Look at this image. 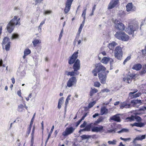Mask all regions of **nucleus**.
I'll use <instances>...</instances> for the list:
<instances>
[{
	"label": "nucleus",
	"mask_w": 146,
	"mask_h": 146,
	"mask_svg": "<svg viewBox=\"0 0 146 146\" xmlns=\"http://www.w3.org/2000/svg\"><path fill=\"white\" fill-rule=\"evenodd\" d=\"M89 135H84L80 136V137L82 139V140H84L86 139H89Z\"/></svg>",
	"instance_id": "ea45409f"
},
{
	"label": "nucleus",
	"mask_w": 146,
	"mask_h": 146,
	"mask_svg": "<svg viewBox=\"0 0 146 146\" xmlns=\"http://www.w3.org/2000/svg\"><path fill=\"white\" fill-rule=\"evenodd\" d=\"M31 53V51L29 49H26L24 51V54L26 55H27Z\"/></svg>",
	"instance_id": "58836bf2"
},
{
	"label": "nucleus",
	"mask_w": 146,
	"mask_h": 146,
	"mask_svg": "<svg viewBox=\"0 0 146 146\" xmlns=\"http://www.w3.org/2000/svg\"><path fill=\"white\" fill-rule=\"evenodd\" d=\"M116 141L115 140H113L112 141H108V143L110 145H115L116 144Z\"/></svg>",
	"instance_id": "79ce46f5"
},
{
	"label": "nucleus",
	"mask_w": 146,
	"mask_h": 146,
	"mask_svg": "<svg viewBox=\"0 0 146 146\" xmlns=\"http://www.w3.org/2000/svg\"><path fill=\"white\" fill-rule=\"evenodd\" d=\"M117 44L116 42H112L111 43L109 44L108 47L110 49L112 50Z\"/></svg>",
	"instance_id": "c85d7f7f"
},
{
	"label": "nucleus",
	"mask_w": 146,
	"mask_h": 146,
	"mask_svg": "<svg viewBox=\"0 0 146 146\" xmlns=\"http://www.w3.org/2000/svg\"><path fill=\"white\" fill-rule=\"evenodd\" d=\"M110 90L107 89H104V90H102V91L103 92H109Z\"/></svg>",
	"instance_id": "69168bd1"
},
{
	"label": "nucleus",
	"mask_w": 146,
	"mask_h": 146,
	"mask_svg": "<svg viewBox=\"0 0 146 146\" xmlns=\"http://www.w3.org/2000/svg\"><path fill=\"white\" fill-rule=\"evenodd\" d=\"M67 73L66 74L68 76L70 75V76H74L75 75H78L79 74L78 72H75L74 71L71 72L65 71V73Z\"/></svg>",
	"instance_id": "b1692460"
},
{
	"label": "nucleus",
	"mask_w": 146,
	"mask_h": 146,
	"mask_svg": "<svg viewBox=\"0 0 146 146\" xmlns=\"http://www.w3.org/2000/svg\"><path fill=\"white\" fill-rule=\"evenodd\" d=\"M73 0H67L66 4L71 6Z\"/></svg>",
	"instance_id": "37998d69"
},
{
	"label": "nucleus",
	"mask_w": 146,
	"mask_h": 146,
	"mask_svg": "<svg viewBox=\"0 0 146 146\" xmlns=\"http://www.w3.org/2000/svg\"><path fill=\"white\" fill-rule=\"evenodd\" d=\"M3 48L7 51L9 50V38L7 37H5L2 41Z\"/></svg>",
	"instance_id": "423d86ee"
},
{
	"label": "nucleus",
	"mask_w": 146,
	"mask_h": 146,
	"mask_svg": "<svg viewBox=\"0 0 146 146\" xmlns=\"http://www.w3.org/2000/svg\"><path fill=\"white\" fill-rule=\"evenodd\" d=\"M106 70V68L101 64L98 63L96 64L95 68L92 70V73L94 76H96L98 72L105 73Z\"/></svg>",
	"instance_id": "f257e3e1"
},
{
	"label": "nucleus",
	"mask_w": 146,
	"mask_h": 146,
	"mask_svg": "<svg viewBox=\"0 0 146 146\" xmlns=\"http://www.w3.org/2000/svg\"><path fill=\"white\" fill-rule=\"evenodd\" d=\"M130 102L134 107H138L142 103L141 100H131Z\"/></svg>",
	"instance_id": "ddd939ff"
},
{
	"label": "nucleus",
	"mask_w": 146,
	"mask_h": 146,
	"mask_svg": "<svg viewBox=\"0 0 146 146\" xmlns=\"http://www.w3.org/2000/svg\"><path fill=\"white\" fill-rule=\"evenodd\" d=\"M126 10L127 11H135V7L133 6L131 3H128L126 6Z\"/></svg>",
	"instance_id": "2eb2a0df"
},
{
	"label": "nucleus",
	"mask_w": 146,
	"mask_h": 146,
	"mask_svg": "<svg viewBox=\"0 0 146 146\" xmlns=\"http://www.w3.org/2000/svg\"><path fill=\"white\" fill-rule=\"evenodd\" d=\"M39 84L38 83L37 84H36L34 86L33 88L35 90H36V89H37L38 90L40 88L39 87Z\"/></svg>",
	"instance_id": "de8ad7c7"
},
{
	"label": "nucleus",
	"mask_w": 146,
	"mask_h": 146,
	"mask_svg": "<svg viewBox=\"0 0 146 146\" xmlns=\"http://www.w3.org/2000/svg\"><path fill=\"white\" fill-rule=\"evenodd\" d=\"M71 8V6L68 5H67L66 4L65 7L64 9V12L65 13H67L70 10Z\"/></svg>",
	"instance_id": "7c9ffc66"
},
{
	"label": "nucleus",
	"mask_w": 146,
	"mask_h": 146,
	"mask_svg": "<svg viewBox=\"0 0 146 146\" xmlns=\"http://www.w3.org/2000/svg\"><path fill=\"white\" fill-rule=\"evenodd\" d=\"M108 132L111 133H115V130L113 129H111L108 131Z\"/></svg>",
	"instance_id": "bf43d9fd"
},
{
	"label": "nucleus",
	"mask_w": 146,
	"mask_h": 146,
	"mask_svg": "<svg viewBox=\"0 0 146 146\" xmlns=\"http://www.w3.org/2000/svg\"><path fill=\"white\" fill-rule=\"evenodd\" d=\"M80 60L77 59L73 65V68L74 71L78 72V70L80 69Z\"/></svg>",
	"instance_id": "f8f14e48"
},
{
	"label": "nucleus",
	"mask_w": 146,
	"mask_h": 146,
	"mask_svg": "<svg viewBox=\"0 0 146 146\" xmlns=\"http://www.w3.org/2000/svg\"><path fill=\"white\" fill-rule=\"evenodd\" d=\"M139 113H136V114L135 115V119L138 122H140L142 120V119L140 117L137 116L136 115H139Z\"/></svg>",
	"instance_id": "c9c22d12"
},
{
	"label": "nucleus",
	"mask_w": 146,
	"mask_h": 146,
	"mask_svg": "<svg viewBox=\"0 0 146 146\" xmlns=\"http://www.w3.org/2000/svg\"><path fill=\"white\" fill-rule=\"evenodd\" d=\"M129 130L126 128H123L121 130L118 131L117 132L119 133L124 132H129Z\"/></svg>",
	"instance_id": "f704fd0d"
},
{
	"label": "nucleus",
	"mask_w": 146,
	"mask_h": 146,
	"mask_svg": "<svg viewBox=\"0 0 146 146\" xmlns=\"http://www.w3.org/2000/svg\"><path fill=\"white\" fill-rule=\"evenodd\" d=\"M138 29V26L137 24L134 25H129L125 30L129 35H132L133 33L135 31Z\"/></svg>",
	"instance_id": "39448f33"
},
{
	"label": "nucleus",
	"mask_w": 146,
	"mask_h": 146,
	"mask_svg": "<svg viewBox=\"0 0 146 146\" xmlns=\"http://www.w3.org/2000/svg\"><path fill=\"white\" fill-rule=\"evenodd\" d=\"M75 129V128L72 127H68L66 128L65 131L62 133V135L64 136H67L73 133Z\"/></svg>",
	"instance_id": "0eeeda50"
},
{
	"label": "nucleus",
	"mask_w": 146,
	"mask_h": 146,
	"mask_svg": "<svg viewBox=\"0 0 146 146\" xmlns=\"http://www.w3.org/2000/svg\"><path fill=\"white\" fill-rule=\"evenodd\" d=\"M41 43V41L40 40L35 39L32 41V43L33 44V46L34 47H36L38 44Z\"/></svg>",
	"instance_id": "cd10ccee"
},
{
	"label": "nucleus",
	"mask_w": 146,
	"mask_h": 146,
	"mask_svg": "<svg viewBox=\"0 0 146 146\" xmlns=\"http://www.w3.org/2000/svg\"><path fill=\"white\" fill-rule=\"evenodd\" d=\"M101 85V84L100 83L98 82H94V86L96 87H99Z\"/></svg>",
	"instance_id": "49530a36"
},
{
	"label": "nucleus",
	"mask_w": 146,
	"mask_h": 146,
	"mask_svg": "<svg viewBox=\"0 0 146 146\" xmlns=\"http://www.w3.org/2000/svg\"><path fill=\"white\" fill-rule=\"evenodd\" d=\"M146 73V64L143 66V69L140 72V74L142 75Z\"/></svg>",
	"instance_id": "2f4dec72"
},
{
	"label": "nucleus",
	"mask_w": 146,
	"mask_h": 146,
	"mask_svg": "<svg viewBox=\"0 0 146 146\" xmlns=\"http://www.w3.org/2000/svg\"><path fill=\"white\" fill-rule=\"evenodd\" d=\"M98 75L101 83L102 84H105L107 77L106 73H99Z\"/></svg>",
	"instance_id": "9d476101"
},
{
	"label": "nucleus",
	"mask_w": 146,
	"mask_h": 146,
	"mask_svg": "<svg viewBox=\"0 0 146 146\" xmlns=\"http://www.w3.org/2000/svg\"><path fill=\"white\" fill-rule=\"evenodd\" d=\"M24 108V106L22 104L19 105L18 107L17 110L18 111L21 112L23 111V108Z\"/></svg>",
	"instance_id": "72a5a7b5"
},
{
	"label": "nucleus",
	"mask_w": 146,
	"mask_h": 146,
	"mask_svg": "<svg viewBox=\"0 0 146 146\" xmlns=\"http://www.w3.org/2000/svg\"><path fill=\"white\" fill-rule=\"evenodd\" d=\"M146 110V106H143L141 108H140L139 109V111H145Z\"/></svg>",
	"instance_id": "0e129e2a"
},
{
	"label": "nucleus",
	"mask_w": 146,
	"mask_h": 146,
	"mask_svg": "<svg viewBox=\"0 0 146 146\" xmlns=\"http://www.w3.org/2000/svg\"><path fill=\"white\" fill-rule=\"evenodd\" d=\"M99 115V114L98 113H96L93 115L92 117L94 118H95L97 116H98Z\"/></svg>",
	"instance_id": "774afa93"
},
{
	"label": "nucleus",
	"mask_w": 146,
	"mask_h": 146,
	"mask_svg": "<svg viewBox=\"0 0 146 146\" xmlns=\"http://www.w3.org/2000/svg\"><path fill=\"white\" fill-rule=\"evenodd\" d=\"M120 139L121 140H123L125 141H129L131 139V138H123L122 137H121L120 138Z\"/></svg>",
	"instance_id": "3c124183"
},
{
	"label": "nucleus",
	"mask_w": 146,
	"mask_h": 146,
	"mask_svg": "<svg viewBox=\"0 0 146 146\" xmlns=\"http://www.w3.org/2000/svg\"><path fill=\"white\" fill-rule=\"evenodd\" d=\"M93 123H90L87 125L85 127L86 131H90L92 127Z\"/></svg>",
	"instance_id": "c756f323"
},
{
	"label": "nucleus",
	"mask_w": 146,
	"mask_h": 146,
	"mask_svg": "<svg viewBox=\"0 0 146 146\" xmlns=\"http://www.w3.org/2000/svg\"><path fill=\"white\" fill-rule=\"evenodd\" d=\"M141 94V93L139 92H138L137 93H135L134 94H129L128 99H135L137 97L140 96Z\"/></svg>",
	"instance_id": "6ab92c4d"
},
{
	"label": "nucleus",
	"mask_w": 146,
	"mask_h": 146,
	"mask_svg": "<svg viewBox=\"0 0 146 146\" xmlns=\"http://www.w3.org/2000/svg\"><path fill=\"white\" fill-rule=\"evenodd\" d=\"M81 32V31H78V33H77V34L76 36V38H75V40H76V39H78V38L80 36V34Z\"/></svg>",
	"instance_id": "603ef678"
},
{
	"label": "nucleus",
	"mask_w": 146,
	"mask_h": 146,
	"mask_svg": "<svg viewBox=\"0 0 146 146\" xmlns=\"http://www.w3.org/2000/svg\"><path fill=\"white\" fill-rule=\"evenodd\" d=\"M108 113V110L104 106L101 107L100 110V114L103 115L104 114H106Z\"/></svg>",
	"instance_id": "4be33fe9"
},
{
	"label": "nucleus",
	"mask_w": 146,
	"mask_h": 146,
	"mask_svg": "<svg viewBox=\"0 0 146 146\" xmlns=\"http://www.w3.org/2000/svg\"><path fill=\"white\" fill-rule=\"evenodd\" d=\"M131 58V57L130 56H129L127 57V58L123 62V64L125 65V63L128 60H130Z\"/></svg>",
	"instance_id": "c03bdc74"
},
{
	"label": "nucleus",
	"mask_w": 146,
	"mask_h": 146,
	"mask_svg": "<svg viewBox=\"0 0 146 146\" xmlns=\"http://www.w3.org/2000/svg\"><path fill=\"white\" fill-rule=\"evenodd\" d=\"M17 18V16H15L14 18L10 21V33L13 31L15 26L18 25L19 26L21 25L20 22L19 21L20 18Z\"/></svg>",
	"instance_id": "f03ea898"
},
{
	"label": "nucleus",
	"mask_w": 146,
	"mask_h": 146,
	"mask_svg": "<svg viewBox=\"0 0 146 146\" xmlns=\"http://www.w3.org/2000/svg\"><path fill=\"white\" fill-rule=\"evenodd\" d=\"M109 61H110V65L111 67V66L113 64V60L112 59L110 58V60Z\"/></svg>",
	"instance_id": "338daca9"
},
{
	"label": "nucleus",
	"mask_w": 146,
	"mask_h": 146,
	"mask_svg": "<svg viewBox=\"0 0 146 146\" xmlns=\"http://www.w3.org/2000/svg\"><path fill=\"white\" fill-rule=\"evenodd\" d=\"M19 35L17 33H13L12 35L11 39L12 40L15 39L17 38L18 37Z\"/></svg>",
	"instance_id": "e433bc0d"
},
{
	"label": "nucleus",
	"mask_w": 146,
	"mask_h": 146,
	"mask_svg": "<svg viewBox=\"0 0 146 146\" xmlns=\"http://www.w3.org/2000/svg\"><path fill=\"white\" fill-rule=\"evenodd\" d=\"M98 92V90L97 89H96V88H91V90L90 91V96L91 97H92L93 96L94 94L97 93Z\"/></svg>",
	"instance_id": "bb28decb"
},
{
	"label": "nucleus",
	"mask_w": 146,
	"mask_h": 146,
	"mask_svg": "<svg viewBox=\"0 0 146 146\" xmlns=\"http://www.w3.org/2000/svg\"><path fill=\"white\" fill-rule=\"evenodd\" d=\"M131 91L132 92H130L129 94H134L135 93H136L138 91V90L137 89H131Z\"/></svg>",
	"instance_id": "a18cd8bd"
},
{
	"label": "nucleus",
	"mask_w": 146,
	"mask_h": 146,
	"mask_svg": "<svg viewBox=\"0 0 146 146\" xmlns=\"http://www.w3.org/2000/svg\"><path fill=\"white\" fill-rule=\"evenodd\" d=\"M117 38L123 41H127L129 39V36L123 32L118 31L115 35Z\"/></svg>",
	"instance_id": "7ed1b4c3"
},
{
	"label": "nucleus",
	"mask_w": 146,
	"mask_h": 146,
	"mask_svg": "<svg viewBox=\"0 0 146 146\" xmlns=\"http://www.w3.org/2000/svg\"><path fill=\"white\" fill-rule=\"evenodd\" d=\"M63 99H64L63 97H62L60 98L59 100L58 104H62V101H63Z\"/></svg>",
	"instance_id": "6e6d98bb"
},
{
	"label": "nucleus",
	"mask_w": 146,
	"mask_h": 146,
	"mask_svg": "<svg viewBox=\"0 0 146 146\" xmlns=\"http://www.w3.org/2000/svg\"><path fill=\"white\" fill-rule=\"evenodd\" d=\"M78 50L74 52L71 56L69 57L68 63L70 64H72L76 62L78 57Z\"/></svg>",
	"instance_id": "6e6552de"
},
{
	"label": "nucleus",
	"mask_w": 146,
	"mask_h": 146,
	"mask_svg": "<svg viewBox=\"0 0 146 146\" xmlns=\"http://www.w3.org/2000/svg\"><path fill=\"white\" fill-rule=\"evenodd\" d=\"M84 25H82L81 24L80 25V26L79 28V29L78 30V31H79L81 32L82 29L84 27Z\"/></svg>",
	"instance_id": "680f3d73"
},
{
	"label": "nucleus",
	"mask_w": 146,
	"mask_h": 146,
	"mask_svg": "<svg viewBox=\"0 0 146 146\" xmlns=\"http://www.w3.org/2000/svg\"><path fill=\"white\" fill-rule=\"evenodd\" d=\"M145 125V124L144 123H142V122H138V123L135 122V123L133 124H131L130 125L132 127H133L134 126H135L137 127H143L144 125Z\"/></svg>",
	"instance_id": "412c9836"
},
{
	"label": "nucleus",
	"mask_w": 146,
	"mask_h": 146,
	"mask_svg": "<svg viewBox=\"0 0 146 146\" xmlns=\"http://www.w3.org/2000/svg\"><path fill=\"white\" fill-rule=\"evenodd\" d=\"M86 10L87 8L85 7L83 11V13L82 15V16L83 18V19H86Z\"/></svg>",
	"instance_id": "4c0bfd02"
},
{
	"label": "nucleus",
	"mask_w": 146,
	"mask_h": 146,
	"mask_svg": "<svg viewBox=\"0 0 146 146\" xmlns=\"http://www.w3.org/2000/svg\"><path fill=\"white\" fill-rule=\"evenodd\" d=\"M145 135H138L137 136L135 139H134L132 142L133 143H136V141L142 140L143 139H145Z\"/></svg>",
	"instance_id": "a211bd4d"
},
{
	"label": "nucleus",
	"mask_w": 146,
	"mask_h": 146,
	"mask_svg": "<svg viewBox=\"0 0 146 146\" xmlns=\"http://www.w3.org/2000/svg\"><path fill=\"white\" fill-rule=\"evenodd\" d=\"M63 33V30H62L61 31V32L60 34L59 38H58V40L60 41V40L61 39V37L62 36V34Z\"/></svg>",
	"instance_id": "13d9d810"
},
{
	"label": "nucleus",
	"mask_w": 146,
	"mask_h": 146,
	"mask_svg": "<svg viewBox=\"0 0 146 146\" xmlns=\"http://www.w3.org/2000/svg\"><path fill=\"white\" fill-rule=\"evenodd\" d=\"M135 115H131L130 117H128L126 118V120H129L130 121H134L135 120Z\"/></svg>",
	"instance_id": "473e14b6"
},
{
	"label": "nucleus",
	"mask_w": 146,
	"mask_h": 146,
	"mask_svg": "<svg viewBox=\"0 0 146 146\" xmlns=\"http://www.w3.org/2000/svg\"><path fill=\"white\" fill-rule=\"evenodd\" d=\"M68 100L67 99H66V101L65 102V112L66 111V108L67 107V105L68 104Z\"/></svg>",
	"instance_id": "09e8293b"
},
{
	"label": "nucleus",
	"mask_w": 146,
	"mask_h": 146,
	"mask_svg": "<svg viewBox=\"0 0 146 146\" xmlns=\"http://www.w3.org/2000/svg\"><path fill=\"white\" fill-rule=\"evenodd\" d=\"M123 54L121 48L119 46H117L114 51V56L115 58L118 60H121L122 58Z\"/></svg>",
	"instance_id": "20e7f679"
},
{
	"label": "nucleus",
	"mask_w": 146,
	"mask_h": 146,
	"mask_svg": "<svg viewBox=\"0 0 146 146\" xmlns=\"http://www.w3.org/2000/svg\"><path fill=\"white\" fill-rule=\"evenodd\" d=\"M110 60V58L106 57H104L101 60V62L104 64H107Z\"/></svg>",
	"instance_id": "a878e982"
},
{
	"label": "nucleus",
	"mask_w": 146,
	"mask_h": 146,
	"mask_svg": "<svg viewBox=\"0 0 146 146\" xmlns=\"http://www.w3.org/2000/svg\"><path fill=\"white\" fill-rule=\"evenodd\" d=\"M115 28L119 30L124 31L125 29V25L119 21L116 20L114 23Z\"/></svg>",
	"instance_id": "1a4fd4ad"
},
{
	"label": "nucleus",
	"mask_w": 146,
	"mask_h": 146,
	"mask_svg": "<svg viewBox=\"0 0 146 146\" xmlns=\"http://www.w3.org/2000/svg\"><path fill=\"white\" fill-rule=\"evenodd\" d=\"M104 128V127L102 125H99V127L94 126L92 128V131L93 132H100L102 131Z\"/></svg>",
	"instance_id": "dca6fc26"
},
{
	"label": "nucleus",
	"mask_w": 146,
	"mask_h": 146,
	"mask_svg": "<svg viewBox=\"0 0 146 146\" xmlns=\"http://www.w3.org/2000/svg\"><path fill=\"white\" fill-rule=\"evenodd\" d=\"M86 124V122L85 121H84V122L83 123L80 125V127L81 128L85 127Z\"/></svg>",
	"instance_id": "5fc2aeb1"
},
{
	"label": "nucleus",
	"mask_w": 146,
	"mask_h": 146,
	"mask_svg": "<svg viewBox=\"0 0 146 146\" xmlns=\"http://www.w3.org/2000/svg\"><path fill=\"white\" fill-rule=\"evenodd\" d=\"M142 65L138 63L134 64L132 67V69L137 71L140 70L142 68Z\"/></svg>",
	"instance_id": "5701e85b"
},
{
	"label": "nucleus",
	"mask_w": 146,
	"mask_h": 146,
	"mask_svg": "<svg viewBox=\"0 0 146 146\" xmlns=\"http://www.w3.org/2000/svg\"><path fill=\"white\" fill-rule=\"evenodd\" d=\"M51 12H52V11H50V10L46 11L44 12V14L48 15V14H49L50 13H51Z\"/></svg>",
	"instance_id": "052dcab7"
},
{
	"label": "nucleus",
	"mask_w": 146,
	"mask_h": 146,
	"mask_svg": "<svg viewBox=\"0 0 146 146\" xmlns=\"http://www.w3.org/2000/svg\"><path fill=\"white\" fill-rule=\"evenodd\" d=\"M54 128V125H53L51 128V129L50 130V132L48 135L50 136L51 134H52V132H53V130Z\"/></svg>",
	"instance_id": "864d4df0"
},
{
	"label": "nucleus",
	"mask_w": 146,
	"mask_h": 146,
	"mask_svg": "<svg viewBox=\"0 0 146 146\" xmlns=\"http://www.w3.org/2000/svg\"><path fill=\"white\" fill-rule=\"evenodd\" d=\"M43 1V0H35V5H36L38 3H41L42 1Z\"/></svg>",
	"instance_id": "8fccbe9b"
},
{
	"label": "nucleus",
	"mask_w": 146,
	"mask_h": 146,
	"mask_svg": "<svg viewBox=\"0 0 146 146\" xmlns=\"http://www.w3.org/2000/svg\"><path fill=\"white\" fill-rule=\"evenodd\" d=\"M119 106L121 109H123L124 108H128L131 107L130 104L128 103L127 101L122 102H121L119 104Z\"/></svg>",
	"instance_id": "4468645a"
},
{
	"label": "nucleus",
	"mask_w": 146,
	"mask_h": 146,
	"mask_svg": "<svg viewBox=\"0 0 146 146\" xmlns=\"http://www.w3.org/2000/svg\"><path fill=\"white\" fill-rule=\"evenodd\" d=\"M77 81L76 78L72 77L70 78L67 83V86L69 87H72L74 84L76 83Z\"/></svg>",
	"instance_id": "9b49d317"
},
{
	"label": "nucleus",
	"mask_w": 146,
	"mask_h": 146,
	"mask_svg": "<svg viewBox=\"0 0 146 146\" xmlns=\"http://www.w3.org/2000/svg\"><path fill=\"white\" fill-rule=\"evenodd\" d=\"M131 78H130L129 76H128L127 77V82L128 83H130L131 82Z\"/></svg>",
	"instance_id": "4d7b16f0"
},
{
	"label": "nucleus",
	"mask_w": 146,
	"mask_h": 146,
	"mask_svg": "<svg viewBox=\"0 0 146 146\" xmlns=\"http://www.w3.org/2000/svg\"><path fill=\"white\" fill-rule=\"evenodd\" d=\"M119 114H117L112 116L110 118V120H112L117 122H120L121 121Z\"/></svg>",
	"instance_id": "aec40b11"
},
{
	"label": "nucleus",
	"mask_w": 146,
	"mask_h": 146,
	"mask_svg": "<svg viewBox=\"0 0 146 146\" xmlns=\"http://www.w3.org/2000/svg\"><path fill=\"white\" fill-rule=\"evenodd\" d=\"M119 0H111L110 3L108 7V9H111L113 8L118 3Z\"/></svg>",
	"instance_id": "f3484780"
},
{
	"label": "nucleus",
	"mask_w": 146,
	"mask_h": 146,
	"mask_svg": "<svg viewBox=\"0 0 146 146\" xmlns=\"http://www.w3.org/2000/svg\"><path fill=\"white\" fill-rule=\"evenodd\" d=\"M96 103V102L95 101L90 102L88 104V108H91Z\"/></svg>",
	"instance_id": "a19ab883"
},
{
	"label": "nucleus",
	"mask_w": 146,
	"mask_h": 146,
	"mask_svg": "<svg viewBox=\"0 0 146 146\" xmlns=\"http://www.w3.org/2000/svg\"><path fill=\"white\" fill-rule=\"evenodd\" d=\"M96 8V5H94V6L93 7L92 10V13H91V15H92L93 14V13L94 11L95 10Z\"/></svg>",
	"instance_id": "e2e57ef3"
},
{
	"label": "nucleus",
	"mask_w": 146,
	"mask_h": 146,
	"mask_svg": "<svg viewBox=\"0 0 146 146\" xmlns=\"http://www.w3.org/2000/svg\"><path fill=\"white\" fill-rule=\"evenodd\" d=\"M104 119V117L102 116H100L97 119L94 123V125H97L100 122H102Z\"/></svg>",
	"instance_id": "393cba45"
}]
</instances>
